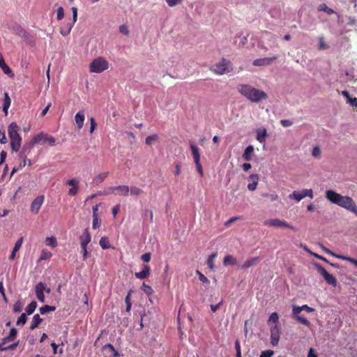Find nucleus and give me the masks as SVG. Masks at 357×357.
I'll list each match as a JSON object with an SVG mask.
<instances>
[{
    "label": "nucleus",
    "instance_id": "nucleus-1",
    "mask_svg": "<svg viewBox=\"0 0 357 357\" xmlns=\"http://www.w3.org/2000/svg\"><path fill=\"white\" fill-rule=\"evenodd\" d=\"M325 197L332 204L344 208L357 216V206L351 197L343 196L333 190H326L325 192Z\"/></svg>",
    "mask_w": 357,
    "mask_h": 357
},
{
    "label": "nucleus",
    "instance_id": "nucleus-2",
    "mask_svg": "<svg viewBox=\"0 0 357 357\" xmlns=\"http://www.w3.org/2000/svg\"><path fill=\"white\" fill-rule=\"evenodd\" d=\"M20 127L15 122H12L8 128V133L10 139V146L13 151H20L22 144V137L19 134Z\"/></svg>",
    "mask_w": 357,
    "mask_h": 357
},
{
    "label": "nucleus",
    "instance_id": "nucleus-3",
    "mask_svg": "<svg viewBox=\"0 0 357 357\" xmlns=\"http://www.w3.org/2000/svg\"><path fill=\"white\" fill-rule=\"evenodd\" d=\"M268 98L267 94L259 89L247 85V98L254 102H259Z\"/></svg>",
    "mask_w": 357,
    "mask_h": 357
},
{
    "label": "nucleus",
    "instance_id": "nucleus-4",
    "mask_svg": "<svg viewBox=\"0 0 357 357\" xmlns=\"http://www.w3.org/2000/svg\"><path fill=\"white\" fill-rule=\"evenodd\" d=\"M71 9L73 11V20H66L60 28V33L63 36H67L69 35L77 20V8L76 7H73Z\"/></svg>",
    "mask_w": 357,
    "mask_h": 357
},
{
    "label": "nucleus",
    "instance_id": "nucleus-5",
    "mask_svg": "<svg viewBox=\"0 0 357 357\" xmlns=\"http://www.w3.org/2000/svg\"><path fill=\"white\" fill-rule=\"evenodd\" d=\"M108 68V62L102 57L95 59L90 64V71L92 73H100Z\"/></svg>",
    "mask_w": 357,
    "mask_h": 357
},
{
    "label": "nucleus",
    "instance_id": "nucleus-6",
    "mask_svg": "<svg viewBox=\"0 0 357 357\" xmlns=\"http://www.w3.org/2000/svg\"><path fill=\"white\" fill-rule=\"evenodd\" d=\"M212 70L218 75H223L229 73L231 70V63L229 61L222 59L220 62L215 63Z\"/></svg>",
    "mask_w": 357,
    "mask_h": 357
},
{
    "label": "nucleus",
    "instance_id": "nucleus-7",
    "mask_svg": "<svg viewBox=\"0 0 357 357\" xmlns=\"http://www.w3.org/2000/svg\"><path fill=\"white\" fill-rule=\"evenodd\" d=\"M317 272L322 275L324 280L330 285L335 287L337 284L336 278L331 274L328 273V271L320 264H314Z\"/></svg>",
    "mask_w": 357,
    "mask_h": 357
},
{
    "label": "nucleus",
    "instance_id": "nucleus-8",
    "mask_svg": "<svg viewBox=\"0 0 357 357\" xmlns=\"http://www.w3.org/2000/svg\"><path fill=\"white\" fill-rule=\"evenodd\" d=\"M306 197L311 199L313 198V191L312 189H304L301 191L295 190L289 196V199H294L296 202H300Z\"/></svg>",
    "mask_w": 357,
    "mask_h": 357
},
{
    "label": "nucleus",
    "instance_id": "nucleus-9",
    "mask_svg": "<svg viewBox=\"0 0 357 357\" xmlns=\"http://www.w3.org/2000/svg\"><path fill=\"white\" fill-rule=\"evenodd\" d=\"M43 137V133H40L36 135L30 142H26L24 144L21 151L26 155H29L33 149L34 145L38 143H40L42 138Z\"/></svg>",
    "mask_w": 357,
    "mask_h": 357
},
{
    "label": "nucleus",
    "instance_id": "nucleus-10",
    "mask_svg": "<svg viewBox=\"0 0 357 357\" xmlns=\"http://www.w3.org/2000/svg\"><path fill=\"white\" fill-rule=\"evenodd\" d=\"M280 333V328L278 324L271 326V342L272 346L275 347L278 344Z\"/></svg>",
    "mask_w": 357,
    "mask_h": 357
},
{
    "label": "nucleus",
    "instance_id": "nucleus-11",
    "mask_svg": "<svg viewBox=\"0 0 357 357\" xmlns=\"http://www.w3.org/2000/svg\"><path fill=\"white\" fill-rule=\"evenodd\" d=\"M266 225L274 227H284L294 230V227L287 223V221L279 219H270L266 222Z\"/></svg>",
    "mask_w": 357,
    "mask_h": 357
},
{
    "label": "nucleus",
    "instance_id": "nucleus-12",
    "mask_svg": "<svg viewBox=\"0 0 357 357\" xmlns=\"http://www.w3.org/2000/svg\"><path fill=\"white\" fill-rule=\"evenodd\" d=\"M44 199L45 197L43 195L36 197L31 202L30 207L31 211L35 214H37L44 202Z\"/></svg>",
    "mask_w": 357,
    "mask_h": 357
},
{
    "label": "nucleus",
    "instance_id": "nucleus-13",
    "mask_svg": "<svg viewBox=\"0 0 357 357\" xmlns=\"http://www.w3.org/2000/svg\"><path fill=\"white\" fill-rule=\"evenodd\" d=\"M66 184L71 186L68 195L71 197L75 196L78 192L79 181L76 178H71L67 181Z\"/></svg>",
    "mask_w": 357,
    "mask_h": 357
},
{
    "label": "nucleus",
    "instance_id": "nucleus-14",
    "mask_svg": "<svg viewBox=\"0 0 357 357\" xmlns=\"http://www.w3.org/2000/svg\"><path fill=\"white\" fill-rule=\"evenodd\" d=\"M276 59H277L276 56L257 59L253 61V65L255 66H268V65H270L271 63H272Z\"/></svg>",
    "mask_w": 357,
    "mask_h": 357
},
{
    "label": "nucleus",
    "instance_id": "nucleus-15",
    "mask_svg": "<svg viewBox=\"0 0 357 357\" xmlns=\"http://www.w3.org/2000/svg\"><path fill=\"white\" fill-rule=\"evenodd\" d=\"M130 188L128 185H122L113 187L114 195L120 196H127Z\"/></svg>",
    "mask_w": 357,
    "mask_h": 357
},
{
    "label": "nucleus",
    "instance_id": "nucleus-16",
    "mask_svg": "<svg viewBox=\"0 0 357 357\" xmlns=\"http://www.w3.org/2000/svg\"><path fill=\"white\" fill-rule=\"evenodd\" d=\"M80 245L82 248L87 247V245L90 243L91 237L88 229H85L82 235L79 237Z\"/></svg>",
    "mask_w": 357,
    "mask_h": 357
},
{
    "label": "nucleus",
    "instance_id": "nucleus-17",
    "mask_svg": "<svg viewBox=\"0 0 357 357\" xmlns=\"http://www.w3.org/2000/svg\"><path fill=\"white\" fill-rule=\"evenodd\" d=\"M17 335V331L15 328H12L10 330L8 336L3 337L0 340V344L4 346L6 343L13 341Z\"/></svg>",
    "mask_w": 357,
    "mask_h": 357
},
{
    "label": "nucleus",
    "instance_id": "nucleus-18",
    "mask_svg": "<svg viewBox=\"0 0 357 357\" xmlns=\"http://www.w3.org/2000/svg\"><path fill=\"white\" fill-rule=\"evenodd\" d=\"M223 264L225 266H240V264L238 262V261L236 260V259L234 258L231 255H227V256L225 257L224 260H223ZM241 266L242 268L245 267V263L241 264Z\"/></svg>",
    "mask_w": 357,
    "mask_h": 357
},
{
    "label": "nucleus",
    "instance_id": "nucleus-19",
    "mask_svg": "<svg viewBox=\"0 0 357 357\" xmlns=\"http://www.w3.org/2000/svg\"><path fill=\"white\" fill-rule=\"evenodd\" d=\"M249 183L247 185V188L249 190L254 191L258 184L259 176L257 174H251L249 178Z\"/></svg>",
    "mask_w": 357,
    "mask_h": 357
},
{
    "label": "nucleus",
    "instance_id": "nucleus-20",
    "mask_svg": "<svg viewBox=\"0 0 357 357\" xmlns=\"http://www.w3.org/2000/svg\"><path fill=\"white\" fill-rule=\"evenodd\" d=\"M151 268L149 266L144 265L142 270L140 272L135 273L137 278L144 280L147 278L150 275Z\"/></svg>",
    "mask_w": 357,
    "mask_h": 357
},
{
    "label": "nucleus",
    "instance_id": "nucleus-21",
    "mask_svg": "<svg viewBox=\"0 0 357 357\" xmlns=\"http://www.w3.org/2000/svg\"><path fill=\"white\" fill-rule=\"evenodd\" d=\"M0 68L2 69L3 72L10 76L13 77L14 74L13 73L11 69L9 68V66L6 63L5 60L3 59V56L2 54L0 52Z\"/></svg>",
    "mask_w": 357,
    "mask_h": 357
},
{
    "label": "nucleus",
    "instance_id": "nucleus-22",
    "mask_svg": "<svg viewBox=\"0 0 357 357\" xmlns=\"http://www.w3.org/2000/svg\"><path fill=\"white\" fill-rule=\"evenodd\" d=\"M84 119L85 116L83 111H79L75 114V120L79 129H81L83 127Z\"/></svg>",
    "mask_w": 357,
    "mask_h": 357
},
{
    "label": "nucleus",
    "instance_id": "nucleus-23",
    "mask_svg": "<svg viewBox=\"0 0 357 357\" xmlns=\"http://www.w3.org/2000/svg\"><path fill=\"white\" fill-rule=\"evenodd\" d=\"M190 147L192 151V155L193 156L195 162L199 161L200 153L199 148L192 142H190Z\"/></svg>",
    "mask_w": 357,
    "mask_h": 357
},
{
    "label": "nucleus",
    "instance_id": "nucleus-24",
    "mask_svg": "<svg viewBox=\"0 0 357 357\" xmlns=\"http://www.w3.org/2000/svg\"><path fill=\"white\" fill-rule=\"evenodd\" d=\"M302 310H305L307 312H313L314 310V309L309 307L307 305H303L301 307H296V306H294L293 307V314L294 315L299 314Z\"/></svg>",
    "mask_w": 357,
    "mask_h": 357
},
{
    "label": "nucleus",
    "instance_id": "nucleus-25",
    "mask_svg": "<svg viewBox=\"0 0 357 357\" xmlns=\"http://www.w3.org/2000/svg\"><path fill=\"white\" fill-rule=\"evenodd\" d=\"M22 242H23V238H19L15 243V245H14V248H13V250L11 252V254L10 255V259L13 260L14 259L15 257V254L16 252L20 250V248H21L22 245Z\"/></svg>",
    "mask_w": 357,
    "mask_h": 357
},
{
    "label": "nucleus",
    "instance_id": "nucleus-26",
    "mask_svg": "<svg viewBox=\"0 0 357 357\" xmlns=\"http://www.w3.org/2000/svg\"><path fill=\"white\" fill-rule=\"evenodd\" d=\"M43 321V319L40 318L38 314H36L32 319L31 324L30 325V330H34L38 328V325Z\"/></svg>",
    "mask_w": 357,
    "mask_h": 357
},
{
    "label": "nucleus",
    "instance_id": "nucleus-27",
    "mask_svg": "<svg viewBox=\"0 0 357 357\" xmlns=\"http://www.w3.org/2000/svg\"><path fill=\"white\" fill-rule=\"evenodd\" d=\"M267 136L266 130L265 128H259L257 130V139L263 143L266 140Z\"/></svg>",
    "mask_w": 357,
    "mask_h": 357
},
{
    "label": "nucleus",
    "instance_id": "nucleus-28",
    "mask_svg": "<svg viewBox=\"0 0 357 357\" xmlns=\"http://www.w3.org/2000/svg\"><path fill=\"white\" fill-rule=\"evenodd\" d=\"M11 104V100L8 96V93H4L3 98V111L5 112L6 115L8 114V109L10 107Z\"/></svg>",
    "mask_w": 357,
    "mask_h": 357
},
{
    "label": "nucleus",
    "instance_id": "nucleus-29",
    "mask_svg": "<svg viewBox=\"0 0 357 357\" xmlns=\"http://www.w3.org/2000/svg\"><path fill=\"white\" fill-rule=\"evenodd\" d=\"M108 174H109L108 172L99 174L98 176H96L95 178H93V183L95 185L100 184L107 178Z\"/></svg>",
    "mask_w": 357,
    "mask_h": 357
},
{
    "label": "nucleus",
    "instance_id": "nucleus-30",
    "mask_svg": "<svg viewBox=\"0 0 357 357\" xmlns=\"http://www.w3.org/2000/svg\"><path fill=\"white\" fill-rule=\"evenodd\" d=\"M37 303L35 301H31L26 307L25 313L26 315L32 314L37 307Z\"/></svg>",
    "mask_w": 357,
    "mask_h": 357
},
{
    "label": "nucleus",
    "instance_id": "nucleus-31",
    "mask_svg": "<svg viewBox=\"0 0 357 357\" xmlns=\"http://www.w3.org/2000/svg\"><path fill=\"white\" fill-rule=\"evenodd\" d=\"M12 31L18 36L21 37L24 35L26 30L19 24H15L12 27Z\"/></svg>",
    "mask_w": 357,
    "mask_h": 357
},
{
    "label": "nucleus",
    "instance_id": "nucleus-32",
    "mask_svg": "<svg viewBox=\"0 0 357 357\" xmlns=\"http://www.w3.org/2000/svg\"><path fill=\"white\" fill-rule=\"evenodd\" d=\"M20 38H23L28 44L31 46L35 45V41L33 40V36L26 31L24 32V35H22V36Z\"/></svg>",
    "mask_w": 357,
    "mask_h": 357
},
{
    "label": "nucleus",
    "instance_id": "nucleus-33",
    "mask_svg": "<svg viewBox=\"0 0 357 357\" xmlns=\"http://www.w3.org/2000/svg\"><path fill=\"white\" fill-rule=\"evenodd\" d=\"M107 348H108L111 350L112 354L110 356L112 357H119L120 356V354L115 349L114 347L112 344L108 343L103 346L104 349H106Z\"/></svg>",
    "mask_w": 357,
    "mask_h": 357
},
{
    "label": "nucleus",
    "instance_id": "nucleus-34",
    "mask_svg": "<svg viewBox=\"0 0 357 357\" xmlns=\"http://www.w3.org/2000/svg\"><path fill=\"white\" fill-rule=\"evenodd\" d=\"M99 243L102 249H108L111 247L109 239L106 236L101 237Z\"/></svg>",
    "mask_w": 357,
    "mask_h": 357
},
{
    "label": "nucleus",
    "instance_id": "nucleus-35",
    "mask_svg": "<svg viewBox=\"0 0 357 357\" xmlns=\"http://www.w3.org/2000/svg\"><path fill=\"white\" fill-rule=\"evenodd\" d=\"M278 321H279L278 314L276 312L271 313L268 319V324H271V323H273V324H274V325H275V324H278Z\"/></svg>",
    "mask_w": 357,
    "mask_h": 357
},
{
    "label": "nucleus",
    "instance_id": "nucleus-36",
    "mask_svg": "<svg viewBox=\"0 0 357 357\" xmlns=\"http://www.w3.org/2000/svg\"><path fill=\"white\" fill-rule=\"evenodd\" d=\"M19 341L14 342L8 346H3L0 344V351H5L8 350H14L17 348V347L19 345Z\"/></svg>",
    "mask_w": 357,
    "mask_h": 357
},
{
    "label": "nucleus",
    "instance_id": "nucleus-37",
    "mask_svg": "<svg viewBox=\"0 0 357 357\" xmlns=\"http://www.w3.org/2000/svg\"><path fill=\"white\" fill-rule=\"evenodd\" d=\"M216 257H217V253H212L211 255L208 256V258L207 259V265H208V268L211 270L214 268L213 261H214V259L216 258Z\"/></svg>",
    "mask_w": 357,
    "mask_h": 357
},
{
    "label": "nucleus",
    "instance_id": "nucleus-38",
    "mask_svg": "<svg viewBox=\"0 0 357 357\" xmlns=\"http://www.w3.org/2000/svg\"><path fill=\"white\" fill-rule=\"evenodd\" d=\"M27 321V315L26 313H22L17 320L16 324L17 326H23Z\"/></svg>",
    "mask_w": 357,
    "mask_h": 357
},
{
    "label": "nucleus",
    "instance_id": "nucleus-39",
    "mask_svg": "<svg viewBox=\"0 0 357 357\" xmlns=\"http://www.w3.org/2000/svg\"><path fill=\"white\" fill-rule=\"evenodd\" d=\"M52 255L50 252L45 250H43L38 261H41L50 259L52 257Z\"/></svg>",
    "mask_w": 357,
    "mask_h": 357
},
{
    "label": "nucleus",
    "instance_id": "nucleus-40",
    "mask_svg": "<svg viewBox=\"0 0 357 357\" xmlns=\"http://www.w3.org/2000/svg\"><path fill=\"white\" fill-rule=\"evenodd\" d=\"M55 138L53 137H47V135L43 134V137L42 138V140L40 142L43 144L49 143L51 145H54L55 144Z\"/></svg>",
    "mask_w": 357,
    "mask_h": 357
},
{
    "label": "nucleus",
    "instance_id": "nucleus-41",
    "mask_svg": "<svg viewBox=\"0 0 357 357\" xmlns=\"http://www.w3.org/2000/svg\"><path fill=\"white\" fill-rule=\"evenodd\" d=\"M46 290V284L42 282H38L35 287L36 293H44Z\"/></svg>",
    "mask_w": 357,
    "mask_h": 357
},
{
    "label": "nucleus",
    "instance_id": "nucleus-42",
    "mask_svg": "<svg viewBox=\"0 0 357 357\" xmlns=\"http://www.w3.org/2000/svg\"><path fill=\"white\" fill-rule=\"evenodd\" d=\"M319 10L324 11L328 15H331L334 13V10L330 8H328L325 3L320 4L319 6Z\"/></svg>",
    "mask_w": 357,
    "mask_h": 357
},
{
    "label": "nucleus",
    "instance_id": "nucleus-43",
    "mask_svg": "<svg viewBox=\"0 0 357 357\" xmlns=\"http://www.w3.org/2000/svg\"><path fill=\"white\" fill-rule=\"evenodd\" d=\"M131 290L128 292V294H127V296H126L125 298V303H126V312H129L130 311V309H131V301H130V294H131Z\"/></svg>",
    "mask_w": 357,
    "mask_h": 357
},
{
    "label": "nucleus",
    "instance_id": "nucleus-44",
    "mask_svg": "<svg viewBox=\"0 0 357 357\" xmlns=\"http://www.w3.org/2000/svg\"><path fill=\"white\" fill-rule=\"evenodd\" d=\"M295 319L300 323H301L302 324L306 326H309L310 325V322L306 319V318H304V317H302L301 316H299V314H297V315H294Z\"/></svg>",
    "mask_w": 357,
    "mask_h": 357
},
{
    "label": "nucleus",
    "instance_id": "nucleus-45",
    "mask_svg": "<svg viewBox=\"0 0 357 357\" xmlns=\"http://www.w3.org/2000/svg\"><path fill=\"white\" fill-rule=\"evenodd\" d=\"M112 194H114L113 187H109L103 190L98 191L97 193V195H100V196L109 195H112Z\"/></svg>",
    "mask_w": 357,
    "mask_h": 357
},
{
    "label": "nucleus",
    "instance_id": "nucleus-46",
    "mask_svg": "<svg viewBox=\"0 0 357 357\" xmlns=\"http://www.w3.org/2000/svg\"><path fill=\"white\" fill-rule=\"evenodd\" d=\"M22 303L20 301H17L13 305V312L15 313H19L22 310Z\"/></svg>",
    "mask_w": 357,
    "mask_h": 357
},
{
    "label": "nucleus",
    "instance_id": "nucleus-47",
    "mask_svg": "<svg viewBox=\"0 0 357 357\" xmlns=\"http://www.w3.org/2000/svg\"><path fill=\"white\" fill-rule=\"evenodd\" d=\"M197 274L199 276V280L203 283V284H209L210 283V281L208 280V279L204 275L202 274L200 271H197Z\"/></svg>",
    "mask_w": 357,
    "mask_h": 357
},
{
    "label": "nucleus",
    "instance_id": "nucleus-48",
    "mask_svg": "<svg viewBox=\"0 0 357 357\" xmlns=\"http://www.w3.org/2000/svg\"><path fill=\"white\" fill-rule=\"evenodd\" d=\"M131 195H139L143 192V190L136 186H132L129 190Z\"/></svg>",
    "mask_w": 357,
    "mask_h": 357
},
{
    "label": "nucleus",
    "instance_id": "nucleus-49",
    "mask_svg": "<svg viewBox=\"0 0 357 357\" xmlns=\"http://www.w3.org/2000/svg\"><path fill=\"white\" fill-rule=\"evenodd\" d=\"M142 289L146 294L149 296L151 295L153 291V289L149 285L146 284L145 283L142 284Z\"/></svg>",
    "mask_w": 357,
    "mask_h": 357
},
{
    "label": "nucleus",
    "instance_id": "nucleus-50",
    "mask_svg": "<svg viewBox=\"0 0 357 357\" xmlns=\"http://www.w3.org/2000/svg\"><path fill=\"white\" fill-rule=\"evenodd\" d=\"M321 150L319 146H314L312 151V155L315 158H319L321 157Z\"/></svg>",
    "mask_w": 357,
    "mask_h": 357
},
{
    "label": "nucleus",
    "instance_id": "nucleus-51",
    "mask_svg": "<svg viewBox=\"0 0 357 357\" xmlns=\"http://www.w3.org/2000/svg\"><path fill=\"white\" fill-rule=\"evenodd\" d=\"M100 226V220L99 217H93L92 227L93 229H98Z\"/></svg>",
    "mask_w": 357,
    "mask_h": 357
},
{
    "label": "nucleus",
    "instance_id": "nucleus-52",
    "mask_svg": "<svg viewBox=\"0 0 357 357\" xmlns=\"http://www.w3.org/2000/svg\"><path fill=\"white\" fill-rule=\"evenodd\" d=\"M158 139V135H151L148 136L146 139L145 142L148 145H151L153 141H155Z\"/></svg>",
    "mask_w": 357,
    "mask_h": 357
},
{
    "label": "nucleus",
    "instance_id": "nucleus-53",
    "mask_svg": "<svg viewBox=\"0 0 357 357\" xmlns=\"http://www.w3.org/2000/svg\"><path fill=\"white\" fill-rule=\"evenodd\" d=\"M45 243L47 245L55 247L56 245V240L54 237H48L45 240Z\"/></svg>",
    "mask_w": 357,
    "mask_h": 357
},
{
    "label": "nucleus",
    "instance_id": "nucleus-54",
    "mask_svg": "<svg viewBox=\"0 0 357 357\" xmlns=\"http://www.w3.org/2000/svg\"><path fill=\"white\" fill-rule=\"evenodd\" d=\"M64 17V10L63 7L60 6L56 10V18L58 20H61Z\"/></svg>",
    "mask_w": 357,
    "mask_h": 357
},
{
    "label": "nucleus",
    "instance_id": "nucleus-55",
    "mask_svg": "<svg viewBox=\"0 0 357 357\" xmlns=\"http://www.w3.org/2000/svg\"><path fill=\"white\" fill-rule=\"evenodd\" d=\"M235 349L236 351V357H242L240 342L238 340H236L235 342Z\"/></svg>",
    "mask_w": 357,
    "mask_h": 357
},
{
    "label": "nucleus",
    "instance_id": "nucleus-56",
    "mask_svg": "<svg viewBox=\"0 0 357 357\" xmlns=\"http://www.w3.org/2000/svg\"><path fill=\"white\" fill-rule=\"evenodd\" d=\"M274 351L273 350H266L261 352L260 357H272Z\"/></svg>",
    "mask_w": 357,
    "mask_h": 357
},
{
    "label": "nucleus",
    "instance_id": "nucleus-57",
    "mask_svg": "<svg viewBox=\"0 0 357 357\" xmlns=\"http://www.w3.org/2000/svg\"><path fill=\"white\" fill-rule=\"evenodd\" d=\"M141 259L144 262H149L151 259V255L150 252L144 253L142 255Z\"/></svg>",
    "mask_w": 357,
    "mask_h": 357
},
{
    "label": "nucleus",
    "instance_id": "nucleus-58",
    "mask_svg": "<svg viewBox=\"0 0 357 357\" xmlns=\"http://www.w3.org/2000/svg\"><path fill=\"white\" fill-rule=\"evenodd\" d=\"M182 0H166L167 5L170 7H174L180 3Z\"/></svg>",
    "mask_w": 357,
    "mask_h": 357
},
{
    "label": "nucleus",
    "instance_id": "nucleus-59",
    "mask_svg": "<svg viewBox=\"0 0 357 357\" xmlns=\"http://www.w3.org/2000/svg\"><path fill=\"white\" fill-rule=\"evenodd\" d=\"M6 142L7 138L5 132L0 130V143L5 144Z\"/></svg>",
    "mask_w": 357,
    "mask_h": 357
},
{
    "label": "nucleus",
    "instance_id": "nucleus-60",
    "mask_svg": "<svg viewBox=\"0 0 357 357\" xmlns=\"http://www.w3.org/2000/svg\"><path fill=\"white\" fill-rule=\"evenodd\" d=\"M254 151V148L252 146L250 145L247 146V161L250 160V155Z\"/></svg>",
    "mask_w": 357,
    "mask_h": 357
},
{
    "label": "nucleus",
    "instance_id": "nucleus-61",
    "mask_svg": "<svg viewBox=\"0 0 357 357\" xmlns=\"http://www.w3.org/2000/svg\"><path fill=\"white\" fill-rule=\"evenodd\" d=\"M321 248L324 252H325L326 253H327L328 255H331L335 257V255H337V254L334 253L333 252H332L331 250H330L328 248H327L326 247H325L323 245H321Z\"/></svg>",
    "mask_w": 357,
    "mask_h": 357
},
{
    "label": "nucleus",
    "instance_id": "nucleus-62",
    "mask_svg": "<svg viewBox=\"0 0 357 357\" xmlns=\"http://www.w3.org/2000/svg\"><path fill=\"white\" fill-rule=\"evenodd\" d=\"M347 102H349V104L353 107H357V98H349L347 100Z\"/></svg>",
    "mask_w": 357,
    "mask_h": 357
},
{
    "label": "nucleus",
    "instance_id": "nucleus-63",
    "mask_svg": "<svg viewBox=\"0 0 357 357\" xmlns=\"http://www.w3.org/2000/svg\"><path fill=\"white\" fill-rule=\"evenodd\" d=\"M90 122H91L90 132L92 133L94 131V130L96 129V123L93 118H91Z\"/></svg>",
    "mask_w": 357,
    "mask_h": 357
},
{
    "label": "nucleus",
    "instance_id": "nucleus-64",
    "mask_svg": "<svg viewBox=\"0 0 357 357\" xmlns=\"http://www.w3.org/2000/svg\"><path fill=\"white\" fill-rule=\"evenodd\" d=\"M280 123L284 127H289L292 125V122L288 119H283L280 121Z\"/></svg>",
    "mask_w": 357,
    "mask_h": 357
}]
</instances>
